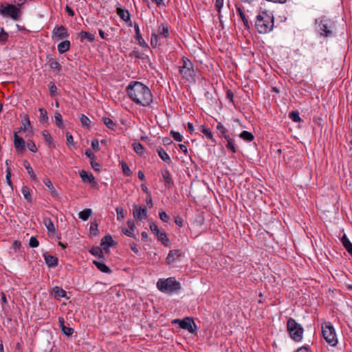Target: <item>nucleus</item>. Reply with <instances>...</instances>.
Segmentation results:
<instances>
[{
  "label": "nucleus",
  "instance_id": "1",
  "mask_svg": "<svg viewBox=\"0 0 352 352\" xmlns=\"http://www.w3.org/2000/svg\"><path fill=\"white\" fill-rule=\"evenodd\" d=\"M129 98L136 104L148 106L153 101L150 89L140 82L130 84L126 89Z\"/></svg>",
  "mask_w": 352,
  "mask_h": 352
},
{
  "label": "nucleus",
  "instance_id": "2",
  "mask_svg": "<svg viewBox=\"0 0 352 352\" xmlns=\"http://www.w3.org/2000/svg\"><path fill=\"white\" fill-rule=\"evenodd\" d=\"M255 28L260 34L270 32L274 28V16L267 11L260 12L256 16Z\"/></svg>",
  "mask_w": 352,
  "mask_h": 352
},
{
  "label": "nucleus",
  "instance_id": "3",
  "mask_svg": "<svg viewBox=\"0 0 352 352\" xmlns=\"http://www.w3.org/2000/svg\"><path fill=\"white\" fill-rule=\"evenodd\" d=\"M316 30L321 36L329 37L333 34V29L335 27L332 19L322 16L315 21Z\"/></svg>",
  "mask_w": 352,
  "mask_h": 352
},
{
  "label": "nucleus",
  "instance_id": "4",
  "mask_svg": "<svg viewBox=\"0 0 352 352\" xmlns=\"http://www.w3.org/2000/svg\"><path fill=\"white\" fill-rule=\"evenodd\" d=\"M287 330L290 338L296 342H300L302 339L304 329L293 318H289L287 322Z\"/></svg>",
  "mask_w": 352,
  "mask_h": 352
},
{
  "label": "nucleus",
  "instance_id": "5",
  "mask_svg": "<svg viewBox=\"0 0 352 352\" xmlns=\"http://www.w3.org/2000/svg\"><path fill=\"white\" fill-rule=\"evenodd\" d=\"M179 68V74L182 75V78L187 81H192L194 80L195 72L192 62L187 58L183 56L180 62Z\"/></svg>",
  "mask_w": 352,
  "mask_h": 352
},
{
  "label": "nucleus",
  "instance_id": "6",
  "mask_svg": "<svg viewBox=\"0 0 352 352\" xmlns=\"http://www.w3.org/2000/svg\"><path fill=\"white\" fill-rule=\"evenodd\" d=\"M322 333L325 341L331 346H335L338 344V338L334 327L331 322H327L322 324Z\"/></svg>",
  "mask_w": 352,
  "mask_h": 352
},
{
  "label": "nucleus",
  "instance_id": "7",
  "mask_svg": "<svg viewBox=\"0 0 352 352\" xmlns=\"http://www.w3.org/2000/svg\"><path fill=\"white\" fill-rule=\"evenodd\" d=\"M157 287L163 293L173 294L176 291V279L175 277L160 278L157 282Z\"/></svg>",
  "mask_w": 352,
  "mask_h": 352
},
{
  "label": "nucleus",
  "instance_id": "8",
  "mask_svg": "<svg viewBox=\"0 0 352 352\" xmlns=\"http://www.w3.org/2000/svg\"><path fill=\"white\" fill-rule=\"evenodd\" d=\"M177 324L180 328L187 330L190 333H197L198 328L192 317H186L182 320L177 319Z\"/></svg>",
  "mask_w": 352,
  "mask_h": 352
},
{
  "label": "nucleus",
  "instance_id": "9",
  "mask_svg": "<svg viewBox=\"0 0 352 352\" xmlns=\"http://www.w3.org/2000/svg\"><path fill=\"white\" fill-rule=\"evenodd\" d=\"M0 13L4 15L10 16L14 19H18L21 15V11L14 5H1Z\"/></svg>",
  "mask_w": 352,
  "mask_h": 352
},
{
  "label": "nucleus",
  "instance_id": "10",
  "mask_svg": "<svg viewBox=\"0 0 352 352\" xmlns=\"http://www.w3.org/2000/svg\"><path fill=\"white\" fill-rule=\"evenodd\" d=\"M68 36L67 30L63 25L56 26L52 31V38L53 40H61Z\"/></svg>",
  "mask_w": 352,
  "mask_h": 352
},
{
  "label": "nucleus",
  "instance_id": "11",
  "mask_svg": "<svg viewBox=\"0 0 352 352\" xmlns=\"http://www.w3.org/2000/svg\"><path fill=\"white\" fill-rule=\"evenodd\" d=\"M133 214L134 218L142 220L146 217V209L145 208L138 207L137 205L133 206Z\"/></svg>",
  "mask_w": 352,
  "mask_h": 352
},
{
  "label": "nucleus",
  "instance_id": "12",
  "mask_svg": "<svg viewBox=\"0 0 352 352\" xmlns=\"http://www.w3.org/2000/svg\"><path fill=\"white\" fill-rule=\"evenodd\" d=\"M43 224L45 225L47 230L48 235L52 236L56 233V227L50 218L45 217L43 219Z\"/></svg>",
  "mask_w": 352,
  "mask_h": 352
},
{
  "label": "nucleus",
  "instance_id": "13",
  "mask_svg": "<svg viewBox=\"0 0 352 352\" xmlns=\"http://www.w3.org/2000/svg\"><path fill=\"white\" fill-rule=\"evenodd\" d=\"M14 144L18 151L23 152L25 151V141L20 138L16 133L14 134Z\"/></svg>",
  "mask_w": 352,
  "mask_h": 352
},
{
  "label": "nucleus",
  "instance_id": "14",
  "mask_svg": "<svg viewBox=\"0 0 352 352\" xmlns=\"http://www.w3.org/2000/svg\"><path fill=\"white\" fill-rule=\"evenodd\" d=\"M46 264L50 267H56L58 265V258L47 254H43Z\"/></svg>",
  "mask_w": 352,
  "mask_h": 352
},
{
  "label": "nucleus",
  "instance_id": "15",
  "mask_svg": "<svg viewBox=\"0 0 352 352\" xmlns=\"http://www.w3.org/2000/svg\"><path fill=\"white\" fill-rule=\"evenodd\" d=\"M101 245L103 249H108L109 247L115 245V242L111 235H106L101 239Z\"/></svg>",
  "mask_w": 352,
  "mask_h": 352
},
{
  "label": "nucleus",
  "instance_id": "16",
  "mask_svg": "<svg viewBox=\"0 0 352 352\" xmlns=\"http://www.w3.org/2000/svg\"><path fill=\"white\" fill-rule=\"evenodd\" d=\"M126 224L129 228H123L122 232L129 237L135 238V235L133 234V231L135 227L134 222L132 221H128Z\"/></svg>",
  "mask_w": 352,
  "mask_h": 352
},
{
  "label": "nucleus",
  "instance_id": "17",
  "mask_svg": "<svg viewBox=\"0 0 352 352\" xmlns=\"http://www.w3.org/2000/svg\"><path fill=\"white\" fill-rule=\"evenodd\" d=\"M80 176L84 182L92 183L94 182V177L91 173H89L85 170H80L79 172Z\"/></svg>",
  "mask_w": 352,
  "mask_h": 352
},
{
  "label": "nucleus",
  "instance_id": "18",
  "mask_svg": "<svg viewBox=\"0 0 352 352\" xmlns=\"http://www.w3.org/2000/svg\"><path fill=\"white\" fill-rule=\"evenodd\" d=\"M117 14L123 21L126 22L130 21V13L127 10L118 8Z\"/></svg>",
  "mask_w": 352,
  "mask_h": 352
},
{
  "label": "nucleus",
  "instance_id": "19",
  "mask_svg": "<svg viewBox=\"0 0 352 352\" xmlns=\"http://www.w3.org/2000/svg\"><path fill=\"white\" fill-rule=\"evenodd\" d=\"M70 47V42L68 40L63 41L60 42L58 46L57 49L60 54H63L67 52Z\"/></svg>",
  "mask_w": 352,
  "mask_h": 352
},
{
  "label": "nucleus",
  "instance_id": "20",
  "mask_svg": "<svg viewBox=\"0 0 352 352\" xmlns=\"http://www.w3.org/2000/svg\"><path fill=\"white\" fill-rule=\"evenodd\" d=\"M134 28H135V36H136V38L138 41L139 44L141 46H142V47L146 46V42L142 38V36L140 34V31L139 25L137 23H135Z\"/></svg>",
  "mask_w": 352,
  "mask_h": 352
},
{
  "label": "nucleus",
  "instance_id": "21",
  "mask_svg": "<svg viewBox=\"0 0 352 352\" xmlns=\"http://www.w3.org/2000/svg\"><path fill=\"white\" fill-rule=\"evenodd\" d=\"M162 176L165 182V184L168 186H173L174 182L171 179L170 173L167 170H164L162 171Z\"/></svg>",
  "mask_w": 352,
  "mask_h": 352
},
{
  "label": "nucleus",
  "instance_id": "22",
  "mask_svg": "<svg viewBox=\"0 0 352 352\" xmlns=\"http://www.w3.org/2000/svg\"><path fill=\"white\" fill-rule=\"evenodd\" d=\"M53 293L56 298H60L66 296V292L59 287L53 288Z\"/></svg>",
  "mask_w": 352,
  "mask_h": 352
},
{
  "label": "nucleus",
  "instance_id": "23",
  "mask_svg": "<svg viewBox=\"0 0 352 352\" xmlns=\"http://www.w3.org/2000/svg\"><path fill=\"white\" fill-rule=\"evenodd\" d=\"M94 263L97 267V268L102 272L109 273L111 272L109 267L102 262L94 261Z\"/></svg>",
  "mask_w": 352,
  "mask_h": 352
},
{
  "label": "nucleus",
  "instance_id": "24",
  "mask_svg": "<svg viewBox=\"0 0 352 352\" xmlns=\"http://www.w3.org/2000/svg\"><path fill=\"white\" fill-rule=\"evenodd\" d=\"M200 131L203 133L207 137L208 139L211 140L212 142H215V140L213 139L212 133L210 129L206 127L204 125H201Z\"/></svg>",
  "mask_w": 352,
  "mask_h": 352
},
{
  "label": "nucleus",
  "instance_id": "25",
  "mask_svg": "<svg viewBox=\"0 0 352 352\" xmlns=\"http://www.w3.org/2000/svg\"><path fill=\"white\" fill-rule=\"evenodd\" d=\"M239 137L247 142H252L254 139V135L248 131H242Z\"/></svg>",
  "mask_w": 352,
  "mask_h": 352
},
{
  "label": "nucleus",
  "instance_id": "26",
  "mask_svg": "<svg viewBox=\"0 0 352 352\" xmlns=\"http://www.w3.org/2000/svg\"><path fill=\"white\" fill-rule=\"evenodd\" d=\"M91 214L92 210L91 209L89 208L85 209L78 213L79 218L81 219L82 221L87 220Z\"/></svg>",
  "mask_w": 352,
  "mask_h": 352
},
{
  "label": "nucleus",
  "instance_id": "27",
  "mask_svg": "<svg viewBox=\"0 0 352 352\" xmlns=\"http://www.w3.org/2000/svg\"><path fill=\"white\" fill-rule=\"evenodd\" d=\"M169 35L168 28L164 24L161 25L158 29V36L167 38Z\"/></svg>",
  "mask_w": 352,
  "mask_h": 352
},
{
  "label": "nucleus",
  "instance_id": "28",
  "mask_svg": "<svg viewBox=\"0 0 352 352\" xmlns=\"http://www.w3.org/2000/svg\"><path fill=\"white\" fill-rule=\"evenodd\" d=\"M79 36L80 38V40L82 41L84 40H88L89 41H94V36L87 32L81 31L79 33Z\"/></svg>",
  "mask_w": 352,
  "mask_h": 352
},
{
  "label": "nucleus",
  "instance_id": "29",
  "mask_svg": "<svg viewBox=\"0 0 352 352\" xmlns=\"http://www.w3.org/2000/svg\"><path fill=\"white\" fill-rule=\"evenodd\" d=\"M226 140L227 141V144L226 145V148L231 151L232 153H235L236 152V147L234 144V140L229 136H226Z\"/></svg>",
  "mask_w": 352,
  "mask_h": 352
},
{
  "label": "nucleus",
  "instance_id": "30",
  "mask_svg": "<svg viewBox=\"0 0 352 352\" xmlns=\"http://www.w3.org/2000/svg\"><path fill=\"white\" fill-rule=\"evenodd\" d=\"M236 11L239 13V14L240 15V16H241V19L243 21V23L244 25L245 26V28L247 29H250V23H249L246 16H245V13L243 12L242 8H237Z\"/></svg>",
  "mask_w": 352,
  "mask_h": 352
},
{
  "label": "nucleus",
  "instance_id": "31",
  "mask_svg": "<svg viewBox=\"0 0 352 352\" xmlns=\"http://www.w3.org/2000/svg\"><path fill=\"white\" fill-rule=\"evenodd\" d=\"M157 151L159 156L163 161L166 162H170V159L168 155L166 153V152L163 148H159L157 149Z\"/></svg>",
  "mask_w": 352,
  "mask_h": 352
},
{
  "label": "nucleus",
  "instance_id": "32",
  "mask_svg": "<svg viewBox=\"0 0 352 352\" xmlns=\"http://www.w3.org/2000/svg\"><path fill=\"white\" fill-rule=\"evenodd\" d=\"M341 241L346 250L347 252L350 251V250L352 248V243L349 240L346 234H344L342 236V237L341 238Z\"/></svg>",
  "mask_w": 352,
  "mask_h": 352
},
{
  "label": "nucleus",
  "instance_id": "33",
  "mask_svg": "<svg viewBox=\"0 0 352 352\" xmlns=\"http://www.w3.org/2000/svg\"><path fill=\"white\" fill-rule=\"evenodd\" d=\"M22 194L23 195L25 199L29 202L32 203V196L30 192L29 188L28 186H23L21 189Z\"/></svg>",
  "mask_w": 352,
  "mask_h": 352
},
{
  "label": "nucleus",
  "instance_id": "34",
  "mask_svg": "<svg viewBox=\"0 0 352 352\" xmlns=\"http://www.w3.org/2000/svg\"><path fill=\"white\" fill-rule=\"evenodd\" d=\"M289 118L294 122H299L301 121V118L298 111H291L289 113Z\"/></svg>",
  "mask_w": 352,
  "mask_h": 352
},
{
  "label": "nucleus",
  "instance_id": "35",
  "mask_svg": "<svg viewBox=\"0 0 352 352\" xmlns=\"http://www.w3.org/2000/svg\"><path fill=\"white\" fill-rule=\"evenodd\" d=\"M98 224L96 220L93 221L90 225V234L93 236H96L98 234Z\"/></svg>",
  "mask_w": 352,
  "mask_h": 352
},
{
  "label": "nucleus",
  "instance_id": "36",
  "mask_svg": "<svg viewBox=\"0 0 352 352\" xmlns=\"http://www.w3.org/2000/svg\"><path fill=\"white\" fill-rule=\"evenodd\" d=\"M80 120L83 127L89 128L90 126L91 120L85 115L81 114L80 116Z\"/></svg>",
  "mask_w": 352,
  "mask_h": 352
},
{
  "label": "nucleus",
  "instance_id": "37",
  "mask_svg": "<svg viewBox=\"0 0 352 352\" xmlns=\"http://www.w3.org/2000/svg\"><path fill=\"white\" fill-rule=\"evenodd\" d=\"M30 128H31V124L29 120V117L28 116H25L24 120L22 121V126L21 129L23 131H27L29 130Z\"/></svg>",
  "mask_w": 352,
  "mask_h": 352
},
{
  "label": "nucleus",
  "instance_id": "38",
  "mask_svg": "<svg viewBox=\"0 0 352 352\" xmlns=\"http://www.w3.org/2000/svg\"><path fill=\"white\" fill-rule=\"evenodd\" d=\"M54 118H55V122H56V125L59 128L63 129L64 127V124L63 123L61 114L58 111L55 112Z\"/></svg>",
  "mask_w": 352,
  "mask_h": 352
},
{
  "label": "nucleus",
  "instance_id": "39",
  "mask_svg": "<svg viewBox=\"0 0 352 352\" xmlns=\"http://www.w3.org/2000/svg\"><path fill=\"white\" fill-rule=\"evenodd\" d=\"M217 129L221 137L222 136L226 139V136H229L226 134L227 130L222 124L219 123L217 126Z\"/></svg>",
  "mask_w": 352,
  "mask_h": 352
},
{
  "label": "nucleus",
  "instance_id": "40",
  "mask_svg": "<svg viewBox=\"0 0 352 352\" xmlns=\"http://www.w3.org/2000/svg\"><path fill=\"white\" fill-rule=\"evenodd\" d=\"M133 148L138 154L142 155L144 147L140 143L134 142L133 144Z\"/></svg>",
  "mask_w": 352,
  "mask_h": 352
},
{
  "label": "nucleus",
  "instance_id": "41",
  "mask_svg": "<svg viewBox=\"0 0 352 352\" xmlns=\"http://www.w3.org/2000/svg\"><path fill=\"white\" fill-rule=\"evenodd\" d=\"M223 6V0H215L214 6L218 12L219 18L221 20V10Z\"/></svg>",
  "mask_w": 352,
  "mask_h": 352
},
{
  "label": "nucleus",
  "instance_id": "42",
  "mask_svg": "<svg viewBox=\"0 0 352 352\" xmlns=\"http://www.w3.org/2000/svg\"><path fill=\"white\" fill-rule=\"evenodd\" d=\"M104 124L111 129H113L116 126L115 122L109 118H102Z\"/></svg>",
  "mask_w": 352,
  "mask_h": 352
},
{
  "label": "nucleus",
  "instance_id": "43",
  "mask_svg": "<svg viewBox=\"0 0 352 352\" xmlns=\"http://www.w3.org/2000/svg\"><path fill=\"white\" fill-rule=\"evenodd\" d=\"M24 166H25V168H26V170H28V173L30 175V177L33 180H36V175H34L33 169L30 166V164L28 162H25Z\"/></svg>",
  "mask_w": 352,
  "mask_h": 352
},
{
  "label": "nucleus",
  "instance_id": "44",
  "mask_svg": "<svg viewBox=\"0 0 352 352\" xmlns=\"http://www.w3.org/2000/svg\"><path fill=\"white\" fill-rule=\"evenodd\" d=\"M38 111L40 112V121L47 122L48 120L47 111L43 108H40Z\"/></svg>",
  "mask_w": 352,
  "mask_h": 352
},
{
  "label": "nucleus",
  "instance_id": "45",
  "mask_svg": "<svg viewBox=\"0 0 352 352\" xmlns=\"http://www.w3.org/2000/svg\"><path fill=\"white\" fill-rule=\"evenodd\" d=\"M121 164H122V171H123L124 174L127 176H131L132 174V172L130 170L128 165L126 164V163L122 161L121 162Z\"/></svg>",
  "mask_w": 352,
  "mask_h": 352
},
{
  "label": "nucleus",
  "instance_id": "46",
  "mask_svg": "<svg viewBox=\"0 0 352 352\" xmlns=\"http://www.w3.org/2000/svg\"><path fill=\"white\" fill-rule=\"evenodd\" d=\"M157 236L163 244L168 245V239L164 232H161Z\"/></svg>",
  "mask_w": 352,
  "mask_h": 352
},
{
  "label": "nucleus",
  "instance_id": "47",
  "mask_svg": "<svg viewBox=\"0 0 352 352\" xmlns=\"http://www.w3.org/2000/svg\"><path fill=\"white\" fill-rule=\"evenodd\" d=\"M151 45L153 47H156L159 45V43H158V35L156 34L155 33H153L151 34Z\"/></svg>",
  "mask_w": 352,
  "mask_h": 352
},
{
  "label": "nucleus",
  "instance_id": "48",
  "mask_svg": "<svg viewBox=\"0 0 352 352\" xmlns=\"http://www.w3.org/2000/svg\"><path fill=\"white\" fill-rule=\"evenodd\" d=\"M11 170L10 168V167H8L6 168V182L7 184H8V186L12 188V182H11Z\"/></svg>",
  "mask_w": 352,
  "mask_h": 352
},
{
  "label": "nucleus",
  "instance_id": "49",
  "mask_svg": "<svg viewBox=\"0 0 352 352\" xmlns=\"http://www.w3.org/2000/svg\"><path fill=\"white\" fill-rule=\"evenodd\" d=\"M117 212V219L119 221H122L124 219V210L122 208H116V209Z\"/></svg>",
  "mask_w": 352,
  "mask_h": 352
},
{
  "label": "nucleus",
  "instance_id": "50",
  "mask_svg": "<svg viewBox=\"0 0 352 352\" xmlns=\"http://www.w3.org/2000/svg\"><path fill=\"white\" fill-rule=\"evenodd\" d=\"M38 245H39V242L37 240V239L34 236H32L30 239V243H29L30 247L34 248L38 247Z\"/></svg>",
  "mask_w": 352,
  "mask_h": 352
},
{
  "label": "nucleus",
  "instance_id": "51",
  "mask_svg": "<svg viewBox=\"0 0 352 352\" xmlns=\"http://www.w3.org/2000/svg\"><path fill=\"white\" fill-rule=\"evenodd\" d=\"M160 218L164 222H168L170 219L169 216L163 210H160L159 212Z\"/></svg>",
  "mask_w": 352,
  "mask_h": 352
},
{
  "label": "nucleus",
  "instance_id": "52",
  "mask_svg": "<svg viewBox=\"0 0 352 352\" xmlns=\"http://www.w3.org/2000/svg\"><path fill=\"white\" fill-rule=\"evenodd\" d=\"M175 261V252L173 250L169 252L166 258V262L168 264L173 263Z\"/></svg>",
  "mask_w": 352,
  "mask_h": 352
},
{
  "label": "nucleus",
  "instance_id": "53",
  "mask_svg": "<svg viewBox=\"0 0 352 352\" xmlns=\"http://www.w3.org/2000/svg\"><path fill=\"white\" fill-rule=\"evenodd\" d=\"M150 229L156 236H157L161 232L157 226L154 223H150Z\"/></svg>",
  "mask_w": 352,
  "mask_h": 352
},
{
  "label": "nucleus",
  "instance_id": "54",
  "mask_svg": "<svg viewBox=\"0 0 352 352\" xmlns=\"http://www.w3.org/2000/svg\"><path fill=\"white\" fill-rule=\"evenodd\" d=\"M90 252L93 254V255H95V256H101V255L102 254V250L98 248V247H96V248H93L91 250H90Z\"/></svg>",
  "mask_w": 352,
  "mask_h": 352
},
{
  "label": "nucleus",
  "instance_id": "55",
  "mask_svg": "<svg viewBox=\"0 0 352 352\" xmlns=\"http://www.w3.org/2000/svg\"><path fill=\"white\" fill-rule=\"evenodd\" d=\"M27 146L28 149L33 153H36L37 151V148L32 141L28 142Z\"/></svg>",
  "mask_w": 352,
  "mask_h": 352
},
{
  "label": "nucleus",
  "instance_id": "56",
  "mask_svg": "<svg viewBox=\"0 0 352 352\" xmlns=\"http://www.w3.org/2000/svg\"><path fill=\"white\" fill-rule=\"evenodd\" d=\"M43 136L46 142L49 143H52L53 139L51 135L47 131H43Z\"/></svg>",
  "mask_w": 352,
  "mask_h": 352
},
{
  "label": "nucleus",
  "instance_id": "57",
  "mask_svg": "<svg viewBox=\"0 0 352 352\" xmlns=\"http://www.w3.org/2000/svg\"><path fill=\"white\" fill-rule=\"evenodd\" d=\"M90 164L94 170L96 171H99L100 170V165L96 161V160L90 161Z\"/></svg>",
  "mask_w": 352,
  "mask_h": 352
},
{
  "label": "nucleus",
  "instance_id": "58",
  "mask_svg": "<svg viewBox=\"0 0 352 352\" xmlns=\"http://www.w3.org/2000/svg\"><path fill=\"white\" fill-rule=\"evenodd\" d=\"M91 147L96 151H98L100 150L99 141L97 139H94L92 140Z\"/></svg>",
  "mask_w": 352,
  "mask_h": 352
},
{
  "label": "nucleus",
  "instance_id": "59",
  "mask_svg": "<svg viewBox=\"0 0 352 352\" xmlns=\"http://www.w3.org/2000/svg\"><path fill=\"white\" fill-rule=\"evenodd\" d=\"M61 330L64 334L68 336H71L74 333V329L70 327H64Z\"/></svg>",
  "mask_w": 352,
  "mask_h": 352
},
{
  "label": "nucleus",
  "instance_id": "60",
  "mask_svg": "<svg viewBox=\"0 0 352 352\" xmlns=\"http://www.w3.org/2000/svg\"><path fill=\"white\" fill-rule=\"evenodd\" d=\"M85 155L87 157H89L90 159V161H91L93 160H96V155L94 154V153L90 149L86 150Z\"/></svg>",
  "mask_w": 352,
  "mask_h": 352
},
{
  "label": "nucleus",
  "instance_id": "61",
  "mask_svg": "<svg viewBox=\"0 0 352 352\" xmlns=\"http://www.w3.org/2000/svg\"><path fill=\"white\" fill-rule=\"evenodd\" d=\"M49 89L51 94L54 95L56 92L57 88L54 83L50 82L49 85Z\"/></svg>",
  "mask_w": 352,
  "mask_h": 352
},
{
  "label": "nucleus",
  "instance_id": "62",
  "mask_svg": "<svg viewBox=\"0 0 352 352\" xmlns=\"http://www.w3.org/2000/svg\"><path fill=\"white\" fill-rule=\"evenodd\" d=\"M234 94L230 89H228L226 91V98L228 99L232 103H234L233 101Z\"/></svg>",
  "mask_w": 352,
  "mask_h": 352
},
{
  "label": "nucleus",
  "instance_id": "63",
  "mask_svg": "<svg viewBox=\"0 0 352 352\" xmlns=\"http://www.w3.org/2000/svg\"><path fill=\"white\" fill-rule=\"evenodd\" d=\"M67 144V145L72 144L74 142V138L71 133H66Z\"/></svg>",
  "mask_w": 352,
  "mask_h": 352
},
{
  "label": "nucleus",
  "instance_id": "64",
  "mask_svg": "<svg viewBox=\"0 0 352 352\" xmlns=\"http://www.w3.org/2000/svg\"><path fill=\"white\" fill-rule=\"evenodd\" d=\"M296 352H311L307 346H303L298 348Z\"/></svg>",
  "mask_w": 352,
  "mask_h": 352
}]
</instances>
